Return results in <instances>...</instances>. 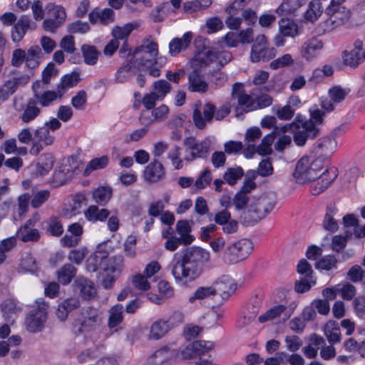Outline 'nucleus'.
I'll list each match as a JSON object with an SVG mask.
<instances>
[{
	"label": "nucleus",
	"instance_id": "obj_6",
	"mask_svg": "<svg viewBox=\"0 0 365 365\" xmlns=\"http://www.w3.org/2000/svg\"><path fill=\"white\" fill-rule=\"evenodd\" d=\"M253 247L251 240L242 239L227 247L224 258L230 264H236L247 258L252 252Z\"/></svg>",
	"mask_w": 365,
	"mask_h": 365
},
{
	"label": "nucleus",
	"instance_id": "obj_2",
	"mask_svg": "<svg viewBox=\"0 0 365 365\" xmlns=\"http://www.w3.org/2000/svg\"><path fill=\"white\" fill-rule=\"evenodd\" d=\"M317 123H319V108L311 113L309 119L298 113L292 123L281 126L280 130L282 133L291 131L295 144L302 147L306 144L308 138L313 139L318 135L319 130L316 126Z\"/></svg>",
	"mask_w": 365,
	"mask_h": 365
},
{
	"label": "nucleus",
	"instance_id": "obj_64",
	"mask_svg": "<svg viewBox=\"0 0 365 365\" xmlns=\"http://www.w3.org/2000/svg\"><path fill=\"white\" fill-rule=\"evenodd\" d=\"M169 6V2H163L160 4L159 6H156L155 9L152 10L150 12V18L155 22H162L165 16L166 15L165 9Z\"/></svg>",
	"mask_w": 365,
	"mask_h": 365
},
{
	"label": "nucleus",
	"instance_id": "obj_38",
	"mask_svg": "<svg viewBox=\"0 0 365 365\" xmlns=\"http://www.w3.org/2000/svg\"><path fill=\"white\" fill-rule=\"evenodd\" d=\"M76 272L77 269L73 264H65L57 271V279L63 285H67L76 277Z\"/></svg>",
	"mask_w": 365,
	"mask_h": 365
},
{
	"label": "nucleus",
	"instance_id": "obj_12",
	"mask_svg": "<svg viewBox=\"0 0 365 365\" xmlns=\"http://www.w3.org/2000/svg\"><path fill=\"white\" fill-rule=\"evenodd\" d=\"M287 304V302L283 299L282 304L273 306L264 314H261L258 317V321L260 323H264L279 317L282 314H283L284 320L289 319L296 309L297 304L295 302H292L289 305Z\"/></svg>",
	"mask_w": 365,
	"mask_h": 365
},
{
	"label": "nucleus",
	"instance_id": "obj_4",
	"mask_svg": "<svg viewBox=\"0 0 365 365\" xmlns=\"http://www.w3.org/2000/svg\"><path fill=\"white\" fill-rule=\"evenodd\" d=\"M293 176L299 184L319 179V160L311 156H304L297 163Z\"/></svg>",
	"mask_w": 365,
	"mask_h": 365
},
{
	"label": "nucleus",
	"instance_id": "obj_28",
	"mask_svg": "<svg viewBox=\"0 0 365 365\" xmlns=\"http://www.w3.org/2000/svg\"><path fill=\"white\" fill-rule=\"evenodd\" d=\"M252 205L262 220L272 211L275 206V201L267 196H260Z\"/></svg>",
	"mask_w": 365,
	"mask_h": 365
},
{
	"label": "nucleus",
	"instance_id": "obj_39",
	"mask_svg": "<svg viewBox=\"0 0 365 365\" xmlns=\"http://www.w3.org/2000/svg\"><path fill=\"white\" fill-rule=\"evenodd\" d=\"M171 329L169 321L158 319L155 321L150 327L149 336L153 339H160L164 336Z\"/></svg>",
	"mask_w": 365,
	"mask_h": 365
},
{
	"label": "nucleus",
	"instance_id": "obj_50",
	"mask_svg": "<svg viewBox=\"0 0 365 365\" xmlns=\"http://www.w3.org/2000/svg\"><path fill=\"white\" fill-rule=\"evenodd\" d=\"M152 88V93L158 98L159 101H163L167 94L170 92L172 87L167 81L160 79L153 83Z\"/></svg>",
	"mask_w": 365,
	"mask_h": 365
},
{
	"label": "nucleus",
	"instance_id": "obj_60",
	"mask_svg": "<svg viewBox=\"0 0 365 365\" xmlns=\"http://www.w3.org/2000/svg\"><path fill=\"white\" fill-rule=\"evenodd\" d=\"M232 58V54L230 51L222 50L218 51L215 49V64L217 68H220Z\"/></svg>",
	"mask_w": 365,
	"mask_h": 365
},
{
	"label": "nucleus",
	"instance_id": "obj_27",
	"mask_svg": "<svg viewBox=\"0 0 365 365\" xmlns=\"http://www.w3.org/2000/svg\"><path fill=\"white\" fill-rule=\"evenodd\" d=\"M192 34L190 31L185 32L182 38H174L169 43V52L171 56L178 54L181 51L186 50L191 43Z\"/></svg>",
	"mask_w": 365,
	"mask_h": 365
},
{
	"label": "nucleus",
	"instance_id": "obj_37",
	"mask_svg": "<svg viewBox=\"0 0 365 365\" xmlns=\"http://www.w3.org/2000/svg\"><path fill=\"white\" fill-rule=\"evenodd\" d=\"M195 60L200 67L215 63V48L203 46L195 55Z\"/></svg>",
	"mask_w": 365,
	"mask_h": 365
},
{
	"label": "nucleus",
	"instance_id": "obj_3",
	"mask_svg": "<svg viewBox=\"0 0 365 365\" xmlns=\"http://www.w3.org/2000/svg\"><path fill=\"white\" fill-rule=\"evenodd\" d=\"M141 52H143L145 54H150L151 58H148L145 56H142L138 59H136L138 68L148 71V73L153 77L160 76V66H158V63L155 58L158 54V45L157 42L152 41L146 45H141L136 47L134 49L132 59L133 60L135 56Z\"/></svg>",
	"mask_w": 365,
	"mask_h": 365
},
{
	"label": "nucleus",
	"instance_id": "obj_59",
	"mask_svg": "<svg viewBox=\"0 0 365 365\" xmlns=\"http://www.w3.org/2000/svg\"><path fill=\"white\" fill-rule=\"evenodd\" d=\"M316 283L313 277H304L294 284V289L298 293H304L309 291L312 286Z\"/></svg>",
	"mask_w": 365,
	"mask_h": 365
},
{
	"label": "nucleus",
	"instance_id": "obj_34",
	"mask_svg": "<svg viewBox=\"0 0 365 365\" xmlns=\"http://www.w3.org/2000/svg\"><path fill=\"white\" fill-rule=\"evenodd\" d=\"M175 230L182 240L183 245H190L195 240V237L190 234L192 228L188 220H178L176 223Z\"/></svg>",
	"mask_w": 365,
	"mask_h": 365
},
{
	"label": "nucleus",
	"instance_id": "obj_51",
	"mask_svg": "<svg viewBox=\"0 0 365 365\" xmlns=\"http://www.w3.org/2000/svg\"><path fill=\"white\" fill-rule=\"evenodd\" d=\"M47 232L53 237H60L63 233L61 220L58 216H51L47 222Z\"/></svg>",
	"mask_w": 365,
	"mask_h": 365
},
{
	"label": "nucleus",
	"instance_id": "obj_33",
	"mask_svg": "<svg viewBox=\"0 0 365 365\" xmlns=\"http://www.w3.org/2000/svg\"><path fill=\"white\" fill-rule=\"evenodd\" d=\"M113 195V190L109 186H99L92 192V198L97 205L106 206Z\"/></svg>",
	"mask_w": 365,
	"mask_h": 365
},
{
	"label": "nucleus",
	"instance_id": "obj_40",
	"mask_svg": "<svg viewBox=\"0 0 365 365\" xmlns=\"http://www.w3.org/2000/svg\"><path fill=\"white\" fill-rule=\"evenodd\" d=\"M22 78L28 80L29 77L13 78L6 81L0 88V98L6 100L17 90Z\"/></svg>",
	"mask_w": 365,
	"mask_h": 365
},
{
	"label": "nucleus",
	"instance_id": "obj_20",
	"mask_svg": "<svg viewBox=\"0 0 365 365\" xmlns=\"http://www.w3.org/2000/svg\"><path fill=\"white\" fill-rule=\"evenodd\" d=\"M165 175V168L157 159H154L146 166L143 174L145 180L152 183L158 182L164 178Z\"/></svg>",
	"mask_w": 365,
	"mask_h": 365
},
{
	"label": "nucleus",
	"instance_id": "obj_26",
	"mask_svg": "<svg viewBox=\"0 0 365 365\" xmlns=\"http://www.w3.org/2000/svg\"><path fill=\"white\" fill-rule=\"evenodd\" d=\"M188 83V89L191 92L205 93L208 88L207 83L204 81L200 71L197 69H194L189 73Z\"/></svg>",
	"mask_w": 365,
	"mask_h": 365
},
{
	"label": "nucleus",
	"instance_id": "obj_23",
	"mask_svg": "<svg viewBox=\"0 0 365 365\" xmlns=\"http://www.w3.org/2000/svg\"><path fill=\"white\" fill-rule=\"evenodd\" d=\"M321 192L327 190L335 181L339 175V170L336 166L327 165L321 168Z\"/></svg>",
	"mask_w": 365,
	"mask_h": 365
},
{
	"label": "nucleus",
	"instance_id": "obj_7",
	"mask_svg": "<svg viewBox=\"0 0 365 365\" xmlns=\"http://www.w3.org/2000/svg\"><path fill=\"white\" fill-rule=\"evenodd\" d=\"M276 56V50L269 47L267 37L258 35L253 42L250 51V61L253 63L259 61L267 62Z\"/></svg>",
	"mask_w": 365,
	"mask_h": 365
},
{
	"label": "nucleus",
	"instance_id": "obj_56",
	"mask_svg": "<svg viewBox=\"0 0 365 365\" xmlns=\"http://www.w3.org/2000/svg\"><path fill=\"white\" fill-rule=\"evenodd\" d=\"M133 69L132 62L127 63L125 65L120 67L115 74V81L118 83L127 82Z\"/></svg>",
	"mask_w": 365,
	"mask_h": 365
},
{
	"label": "nucleus",
	"instance_id": "obj_14",
	"mask_svg": "<svg viewBox=\"0 0 365 365\" xmlns=\"http://www.w3.org/2000/svg\"><path fill=\"white\" fill-rule=\"evenodd\" d=\"M344 63L350 67L356 68L365 61V48L361 40L357 39L354 43L351 51H344L341 53Z\"/></svg>",
	"mask_w": 365,
	"mask_h": 365
},
{
	"label": "nucleus",
	"instance_id": "obj_9",
	"mask_svg": "<svg viewBox=\"0 0 365 365\" xmlns=\"http://www.w3.org/2000/svg\"><path fill=\"white\" fill-rule=\"evenodd\" d=\"M350 93V88H342L340 86H334L328 91L329 99H324L321 103V122L322 116L334 110V104L340 103Z\"/></svg>",
	"mask_w": 365,
	"mask_h": 365
},
{
	"label": "nucleus",
	"instance_id": "obj_62",
	"mask_svg": "<svg viewBox=\"0 0 365 365\" xmlns=\"http://www.w3.org/2000/svg\"><path fill=\"white\" fill-rule=\"evenodd\" d=\"M50 197V192L47 190L38 191L34 195L31 200V205L33 208L40 207Z\"/></svg>",
	"mask_w": 365,
	"mask_h": 365
},
{
	"label": "nucleus",
	"instance_id": "obj_8",
	"mask_svg": "<svg viewBox=\"0 0 365 365\" xmlns=\"http://www.w3.org/2000/svg\"><path fill=\"white\" fill-rule=\"evenodd\" d=\"M214 348L215 343L212 341L195 340L182 349L180 353L181 358L184 360L201 359Z\"/></svg>",
	"mask_w": 365,
	"mask_h": 365
},
{
	"label": "nucleus",
	"instance_id": "obj_58",
	"mask_svg": "<svg viewBox=\"0 0 365 365\" xmlns=\"http://www.w3.org/2000/svg\"><path fill=\"white\" fill-rule=\"evenodd\" d=\"M238 106L243 108L245 113L255 110V99L249 94L245 93L237 98Z\"/></svg>",
	"mask_w": 365,
	"mask_h": 365
},
{
	"label": "nucleus",
	"instance_id": "obj_47",
	"mask_svg": "<svg viewBox=\"0 0 365 365\" xmlns=\"http://www.w3.org/2000/svg\"><path fill=\"white\" fill-rule=\"evenodd\" d=\"M109 163V158L107 155H102L99 158H95L90 160L83 170V175L87 177L93 171L103 169Z\"/></svg>",
	"mask_w": 365,
	"mask_h": 365
},
{
	"label": "nucleus",
	"instance_id": "obj_63",
	"mask_svg": "<svg viewBox=\"0 0 365 365\" xmlns=\"http://www.w3.org/2000/svg\"><path fill=\"white\" fill-rule=\"evenodd\" d=\"M212 180L210 172L207 168L204 169L195 182V187L196 189L202 190L205 188Z\"/></svg>",
	"mask_w": 365,
	"mask_h": 365
},
{
	"label": "nucleus",
	"instance_id": "obj_21",
	"mask_svg": "<svg viewBox=\"0 0 365 365\" xmlns=\"http://www.w3.org/2000/svg\"><path fill=\"white\" fill-rule=\"evenodd\" d=\"M108 254L106 252L96 251L87 258L86 262V269L89 272H96L98 270H103V267L109 261Z\"/></svg>",
	"mask_w": 365,
	"mask_h": 365
},
{
	"label": "nucleus",
	"instance_id": "obj_43",
	"mask_svg": "<svg viewBox=\"0 0 365 365\" xmlns=\"http://www.w3.org/2000/svg\"><path fill=\"white\" fill-rule=\"evenodd\" d=\"M81 50L86 64L94 66L97 63L101 53L95 46L83 44Z\"/></svg>",
	"mask_w": 365,
	"mask_h": 365
},
{
	"label": "nucleus",
	"instance_id": "obj_11",
	"mask_svg": "<svg viewBox=\"0 0 365 365\" xmlns=\"http://www.w3.org/2000/svg\"><path fill=\"white\" fill-rule=\"evenodd\" d=\"M124 266L123 259L121 256H113L103 267L105 277L102 280V285L105 289H110Z\"/></svg>",
	"mask_w": 365,
	"mask_h": 365
},
{
	"label": "nucleus",
	"instance_id": "obj_29",
	"mask_svg": "<svg viewBox=\"0 0 365 365\" xmlns=\"http://www.w3.org/2000/svg\"><path fill=\"white\" fill-rule=\"evenodd\" d=\"M55 163V157L51 153L41 154L36 164V174L41 176L46 175L53 168Z\"/></svg>",
	"mask_w": 365,
	"mask_h": 365
},
{
	"label": "nucleus",
	"instance_id": "obj_13",
	"mask_svg": "<svg viewBox=\"0 0 365 365\" xmlns=\"http://www.w3.org/2000/svg\"><path fill=\"white\" fill-rule=\"evenodd\" d=\"M55 137L50 133L48 127L41 126L36 128L34 133V142L30 149V153L37 155L43 149L44 146L53 143Z\"/></svg>",
	"mask_w": 365,
	"mask_h": 365
},
{
	"label": "nucleus",
	"instance_id": "obj_24",
	"mask_svg": "<svg viewBox=\"0 0 365 365\" xmlns=\"http://www.w3.org/2000/svg\"><path fill=\"white\" fill-rule=\"evenodd\" d=\"M41 113V108L38 106L36 101L32 98L28 99L26 105L23 107V112L19 119L24 123H29L34 120Z\"/></svg>",
	"mask_w": 365,
	"mask_h": 365
},
{
	"label": "nucleus",
	"instance_id": "obj_25",
	"mask_svg": "<svg viewBox=\"0 0 365 365\" xmlns=\"http://www.w3.org/2000/svg\"><path fill=\"white\" fill-rule=\"evenodd\" d=\"M210 153V145L206 140H202L197 145L192 146V150L185 154L184 160L191 162L197 158L207 159Z\"/></svg>",
	"mask_w": 365,
	"mask_h": 365
},
{
	"label": "nucleus",
	"instance_id": "obj_45",
	"mask_svg": "<svg viewBox=\"0 0 365 365\" xmlns=\"http://www.w3.org/2000/svg\"><path fill=\"white\" fill-rule=\"evenodd\" d=\"M257 210L254 206L250 204L247 209H245L240 215V222L246 227L254 226L261 219L258 216Z\"/></svg>",
	"mask_w": 365,
	"mask_h": 365
},
{
	"label": "nucleus",
	"instance_id": "obj_15",
	"mask_svg": "<svg viewBox=\"0 0 365 365\" xmlns=\"http://www.w3.org/2000/svg\"><path fill=\"white\" fill-rule=\"evenodd\" d=\"M215 294H219L223 300H227L236 291L237 283L228 275H222L213 283Z\"/></svg>",
	"mask_w": 365,
	"mask_h": 365
},
{
	"label": "nucleus",
	"instance_id": "obj_48",
	"mask_svg": "<svg viewBox=\"0 0 365 365\" xmlns=\"http://www.w3.org/2000/svg\"><path fill=\"white\" fill-rule=\"evenodd\" d=\"M138 26L136 24L128 23L123 26H115L112 31V36L113 39L123 40V41H128V38L131 32L137 29Z\"/></svg>",
	"mask_w": 365,
	"mask_h": 365
},
{
	"label": "nucleus",
	"instance_id": "obj_49",
	"mask_svg": "<svg viewBox=\"0 0 365 365\" xmlns=\"http://www.w3.org/2000/svg\"><path fill=\"white\" fill-rule=\"evenodd\" d=\"M324 332L330 343L340 341L341 331L338 323L335 321H329L324 325Z\"/></svg>",
	"mask_w": 365,
	"mask_h": 365
},
{
	"label": "nucleus",
	"instance_id": "obj_30",
	"mask_svg": "<svg viewBox=\"0 0 365 365\" xmlns=\"http://www.w3.org/2000/svg\"><path fill=\"white\" fill-rule=\"evenodd\" d=\"M110 211L106 208L99 209L98 205H89L84 211V216L87 221L92 223L105 222L109 217Z\"/></svg>",
	"mask_w": 365,
	"mask_h": 365
},
{
	"label": "nucleus",
	"instance_id": "obj_61",
	"mask_svg": "<svg viewBox=\"0 0 365 365\" xmlns=\"http://www.w3.org/2000/svg\"><path fill=\"white\" fill-rule=\"evenodd\" d=\"M90 30V26L87 22L80 20L69 24L67 26V31L69 34H86Z\"/></svg>",
	"mask_w": 365,
	"mask_h": 365
},
{
	"label": "nucleus",
	"instance_id": "obj_44",
	"mask_svg": "<svg viewBox=\"0 0 365 365\" xmlns=\"http://www.w3.org/2000/svg\"><path fill=\"white\" fill-rule=\"evenodd\" d=\"M123 306L121 304H116L109 310L108 326L110 329L118 327L123 321Z\"/></svg>",
	"mask_w": 365,
	"mask_h": 365
},
{
	"label": "nucleus",
	"instance_id": "obj_19",
	"mask_svg": "<svg viewBox=\"0 0 365 365\" xmlns=\"http://www.w3.org/2000/svg\"><path fill=\"white\" fill-rule=\"evenodd\" d=\"M68 232L70 235H65L61 240L63 246L66 247H76L81 240L83 227L78 222H73L68 225Z\"/></svg>",
	"mask_w": 365,
	"mask_h": 365
},
{
	"label": "nucleus",
	"instance_id": "obj_35",
	"mask_svg": "<svg viewBox=\"0 0 365 365\" xmlns=\"http://www.w3.org/2000/svg\"><path fill=\"white\" fill-rule=\"evenodd\" d=\"M279 29L284 37H295L299 34L298 24L290 19L282 18L279 21Z\"/></svg>",
	"mask_w": 365,
	"mask_h": 365
},
{
	"label": "nucleus",
	"instance_id": "obj_52",
	"mask_svg": "<svg viewBox=\"0 0 365 365\" xmlns=\"http://www.w3.org/2000/svg\"><path fill=\"white\" fill-rule=\"evenodd\" d=\"M244 175V170L240 166L229 168L223 175L224 180L230 185H235Z\"/></svg>",
	"mask_w": 365,
	"mask_h": 365
},
{
	"label": "nucleus",
	"instance_id": "obj_53",
	"mask_svg": "<svg viewBox=\"0 0 365 365\" xmlns=\"http://www.w3.org/2000/svg\"><path fill=\"white\" fill-rule=\"evenodd\" d=\"M321 16H322L321 28L324 34L329 33L339 26L336 20L334 19L332 14H328V8L326 9L323 14H321Z\"/></svg>",
	"mask_w": 365,
	"mask_h": 365
},
{
	"label": "nucleus",
	"instance_id": "obj_1",
	"mask_svg": "<svg viewBox=\"0 0 365 365\" xmlns=\"http://www.w3.org/2000/svg\"><path fill=\"white\" fill-rule=\"evenodd\" d=\"M210 253L199 247H188L175 252L168 268L176 282L188 283L197 279L204 272Z\"/></svg>",
	"mask_w": 365,
	"mask_h": 365
},
{
	"label": "nucleus",
	"instance_id": "obj_22",
	"mask_svg": "<svg viewBox=\"0 0 365 365\" xmlns=\"http://www.w3.org/2000/svg\"><path fill=\"white\" fill-rule=\"evenodd\" d=\"M40 84L41 82L39 81H36L33 83L34 98H32L36 100V103H38L41 107H49L57 100L56 95L54 91H38Z\"/></svg>",
	"mask_w": 365,
	"mask_h": 365
},
{
	"label": "nucleus",
	"instance_id": "obj_42",
	"mask_svg": "<svg viewBox=\"0 0 365 365\" xmlns=\"http://www.w3.org/2000/svg\"><path fill=\"white\" fill-rule=\"evenodd\" d=\"M319 52V39L314 36L309 39L302 47V56L307 60H311Z\"/></svg>",
	"mask_w": 365,
	"mask_h": 365
},
{
	"label": "nucleus",
	"instance_id": "obj_36",
	"mask_svg": "<svg viewBox=\"0 0 365 365\" xmlns=\"http://www.w3.org/2000/svg\"><path fill=\"white\" fill-rule=\"evenodd\" d=\"M281 126H275L274 129L270 133L266 135L261 141V143L257 147V153L260 155H264L269 154L271 152V145L273 143L276 135H279L281 133H283L280 130Z\"/></svg>",
	"mask_w": 365,
	"mask_h": 365
},
{
	"label": "nucleus",
	"instance_id": "obj_57",
	"mask_svg": "<svg viewBox=\"0 0 365 365\" xmlns=\"http://www.w3.org/2000/svg\"><path fill=\"white\" fill-rule=\"evenodd\" d=\"M48 16L63 24L66 18V10L62 6L51 4L48 6Z\"/></svg>",
	"mask_w": 365,
	"mask_h": 365
},
{
	"label": "nucleus",
	"instance_id": "obj_54",
	"mask_svg": "<svg viewBox=\"0 0 365 365\" xmlns=\"http://www.w3.org/2000/svg\"><path fill=\"white\" fill-rule=\"evenodd\" d=\"M327 8L328 14H332V15L334 16V19L336 20L339 25L348 21L351 16L350 10L346 9L345 6L336 7V9L333 7Z\"/></svg>",
	"mask_w": 365,
	"mask_h": 365
},
{
	"label": "nucleus",
	"instance_id": "obj_17",
	"mask_svg": "<svg viewBox=\"0 0 365 365\" xmlns=\"http://www.w3.org/2000/svg\"><path fill=\"white\" fill-rule=\"evenodd\" d=\"M215 106L206 103L203 106L202 113L198 108H195L192 113V120L195 127L202 130L206 127V123L210 122L215 118Z\"/></svg>",
	"mask_w": 365,
	"mask_h": 365
},
{
	"label": "nucleus",
	"instance_id": "obj_5",
	"mask_svg": "<svg viewBox=\"0 0 365 365\" xmlns=\"http://www.w3.org/2000/svg\"><path fill=\"white\" fill-rule=\"evenodd\" d=\"M81 317L82 319L76 320L72 325V332L76 336L95 330L102 319L98 309L93 307L83 309Z\"/></svg>",
	"mask_w": 365,
	"mask_h": 365
},
{
	"label": "nucleus",
	"instance_id": "obj_18",
	"mask_svg": "<svg viewBox=\"0 0 365 365\" xmlns=\"http://www.w3.org/2000/svg\"><path fill=\"white\" fill-rule=\"evenodd\" d=\"M245 4V0H235L227 7L226 12L228 14V16L225 19V24L230 29L237 30L240 28L242 19L240 17H234L233 16L237 14L239 10L242 9Z\"/></svg>",
	"mask_w": 365,
	"mask_h": 365
},
{
	"label": "nucleus",
	"instance_id": "obj_46",
	"mask_svg": "<svg viewBox=\"0 0 365 365\" xmlns=\"http://www.w3.org/2000/svg\"><path fill=\"white\" fill-rule=\"evenodd\" d=\"M304 4V0H284L277 8L276 13L279 15L294 14Z\"/></svg>",
	"mask_w": 365,
	"mask_h": 365
},
{
	"label": "nucleus",
	"instance_id": "obj_16",
	"mask_svg": "<svg viewBox=\"0 0 365 365\" xmlns=\"http://www.w3.org/2000/svg\"><path fill=\"white\" fill-rule=\"evenodd\" d=\"M342 130L343 126L339 125L329 133L323 135L321 138V157L328 159L333 155L338 144L336 137L340 135Z\"/></svg>",
	"mask_w": 365,
	"mask_h": 365
},
{
	"label": "nucleus",
	"instance_id": "obj_32",
	"mask_svg": "<svg viewBox=\"0 0 365 365\" xmlns=\"http://www.w3.org/2000/svg\"><path fill=\"white\" fill-rule=\"evenodd\" d=\"M30 25V19L22 16L14 24L11 30V38L14 42L18 43L22 40Z\"/></svg>",
	"mask_w": 365,
	"mask_h": 365
},
{
	"label": "nucleus",
	"instance_id": "obj_10",
	"mask_svg": "<svg viewBox=\"0 0 365 365\" xmlns=\"http://www.w3.org/2000/svg\"><path fill=\"white\" fill-rule=\"evenodd\" d=\"M46 319L47 306L44 302H42L27 314L25 319L27 330L33 333L40 331L44 327Z\"/></svg>",
	"mask_w": 365,
	"mask_h": 365
},
{
	"label": "nucleus",
	"instance_id": "obj_41",
	"mask_svg": "<svg viewBox=\"0 0 365 365\" xmlns=\"http://www.w3.org/2000/svg\"><path fill=\"white\" fill-rule=\"evenodd\" d=\"M41 49L37 45L31 46L26 52L25 64L29 69H35L39 65Z\"/></svg>",
	"mask_w": 365,
	"mask_h": 365
},
{
	"label": "nucleus",
	"instance_id": "obj_55",
	"mask_svg": "<svg viewBox=\"0 0 365 365\" xmlns=\"http://www.w3.org/2000/svg\"><path fill=\"white\" fill-rule=\"evenodd\" d=\"M319 0H313L309 2L308 9L304 14V18L306 21L314 22L319 16Z\"/></svg>",
	"mask_w": 365,
	"mask_h": 365
},
{
	"label": "nucleus",
	"instance_id": "obj_31",
	"mask_svg": "<svg viewBox=\"0 0 365 365\" xmlns=\"http://www.w3.org/2000/svg\"><path fill=\"white\" fill-rule=\"evenodd\" d=\"M76 287L80 289L82 297L85 299H91L96 294L94 283L85 277H77L75 279Z\"/></svg>",
	"mask_w": 365,
	"mask_h": 365
}]
</instances>
